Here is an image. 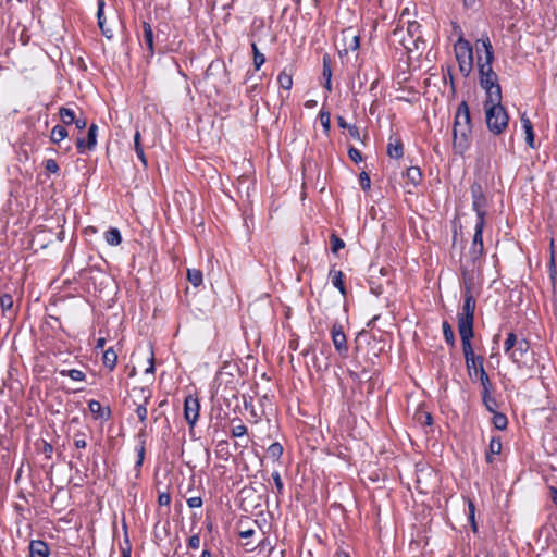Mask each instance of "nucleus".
I'll use <instances>...</instances> for the list:
<instances>
[{
	"mask_svg": "<svg viewBox=\"0 0 557 557\" xmlns=\"http://www.w3.org/2000/svg\"><path fill=\"white\" fill-rule=\"evenodd\" d=\"M461 346L466 362V369L470 380L472 382L479 381L481 383L482 388L492 386L493 384L484 368V357L474 354L471 342L463 343L461 344Z\"/></svg>",
	"mask_w": 557,
	"mask_h": 557,
	"instance_id": "nucleus-4",
	"label": "nucleus"
},
{
	"mask_svg": "<svg viewBox=\"0 0 557 557\" xmlns=\"http://www.w3.org/2000/svg\"><path fill=\"white\" fill-rule=\"evenodd\" d=\"M331 338L336 352L342 357H347L349 350L347 337L338 322H335L331 329Z\"/></svg>",
	"mask_w": 557,
	"mask_h": 557,
	"instance_id": "nucleus-12",
	"label": "nucleus"
},
{
	"mask_svg": "<svg viewBox=\"0 0 557 557\" xmlns=\"http://www.w3.org/2000/svg\"><path fill=\"white\" fill-rule=\"evenodd\" d=\"M53 450V446L50 443L42 441L41 453L45 455L47 459H51Z\"/></svg>",
	"mask_w": 557,
	"mask_h": 557,
	"instance_id": "nucleus-61",
	"label": "nucleus"
},
{
	"mask_svg": "<svg viewBox=\"0 0 557 557\" xmlns=\"http://www.w3.org/2000/svg\"><path fill=\"white\" fill-rule=\"evenodd\" d=\"M337 126L342 129V135L345 137H351L352 139H368V134L364 132L361 134L360 123L348 122L344 116H337Z\"/></svg>",
	"mask_w": 557,
	"mask_h": 557,
	"instance_id": "nucleus-13",
	"label": "nucleus"
},
{
	"mask_svg": "<svg viewBox=\"0 0 557 557\" xmlns=\"http://www.w3.org/2000/svg\"><path fill=\"white\" fill-rule=\"evenodd\" d=\"M471 134V115L469 106L466 101H461L455 114V122L453 127V139H467Z\"/></svg>",
	"mask_w": 557,
	"mask_h": 557,
	"instance_id": "nucleus-8",
	"label": "nucleus"
},
{
	"mask_svg": "<svg viewBox=\"0 0 557 557\" xmlns=\"http://www.w3.org/2000/svg\"><path fill=\"white\" fill-rule=\"evenodd\" d=\"M59 114L62 124L66 125L67 127H72L73 123L76 122L78 116L74 110L64 107L60 109Z\"/></svg>",
	"mask_w": 557,
	"mask_h": 557,
	"instance_id": "nucleus-25",
	"label": "nucleus"
},
{
	"mask_svg": "<svg viewBox=\"0 0 557 557\" xmlns=\"http://www.w3.org/2000/svg\"><path fill=\"white\" fill-rule=\"evenodd\" d=\"M252 54H253V67L255 71H259L260 67L265 62V57L263 53L260 52L257 45L255 42L251 44Z\"/></svg>",
	"mask_w": 557,
	"mask_h": 557,
	"instance_id": "nucleus-38",
	"label": "nucleus"
},
{
	"mask_svg": "<svg viewBox=\"0 0 557 557\" xmlns=\"http://www.w3.org/2000/svg\"><path fill=\"white\" fill-rule=\"evenodd\" d=\"M158 504L160 506H166L169 507L171 504V495L168 492H162L158 496Z\"/></svg>",
	"mask_w": 557,
	"mask_h": 557,
	"instance_id": "nucleus-59",
	"label": "nucleus"
},
{
	"mask_svg": "<svg viewBox=\"0 0 557 557\" xmlns=\"http://www.w3.org/2000/svg\"><path fill=\"white\" fill-rule=\"evenodd\" d=\"M414 420L421 425L431 426L433 424V417L425 410H417L414 413Z\"/></svg>",
	"mask_w": 557,
	"mask_h": 557,
	"instance_id": "nucleus-37",
	"label": "nucleus"
},
{
	"mask_svg": "<svg viewBox=\"0 0 557 557\" xmlns=\"http://www.w3.org/2000/svg\"><path fill=\"white\" fill-rule=\"evenodd\" d=\"M482 44L485 53V60L482 62V57H478V69L480 86L486 92V99L494 101H502V87L498 82V75L493 71L492 63L494 61V49L488 36H484L476 41Z\"/></svg>",
	"mask_w": 557,
	"mask_h": 557,
	"instance_id": "nucleus-1",
	"label": "nucleus"
},
{
	"mask_svg": "<svg viewBox=\"0 0 557 557\" xmlns=\"http://www.w3.org/2000/svg\"><path fill=\"white\" fill-rule=\"evenodd\" d=\"M476 300L472 295L471 283L465 282L463 285V305L461 311L457 314L458 332L460 335L461 344L470 343L474 337V311Z\"/></svg>",
	"mask_w": 557,
	"mask_h": 557,
	"instance_id": "nucleus-3",
	"label": "nucleus"
},
{
	"mask_svg": "<svg viewBox=\"0 0 557 557\" xmlns=\"http://www.w3.org/2000/svg\"><path fill=\"white\" fill-rule=\"evenodd\" d=\"M74 447L76 449H84L87 447V442L85 438V433L78 431L74 436Z\"/></svg>",
	"mask_w": 557,
	"mask_h": 557,
	"instance_id": "nucleus-51",
	"label": "nucleus"
},
{
	"mask_svg": "<svg viewBox=\"0 0 557 557\" xmlns=\"http://www.w3.org/2000/svg\"><path fill=\"white\" fill-rule=\"evenodd\" d=\"M484 247L470 245L468 253L461 261L460 271L465 281H471V274L481 268Z\"/></svg>",
	"mask_w": 557,
	"mask_h": 557,
	"instance_id": "nucleus-9",
	"label": "nucleus"
},
{
	"mask_svg": "<svg viewBox=\"0 0 557 557\" xmlns=\"http://www.w3.org/2000/svg\"><path fill=\"white\" fill-rule=\"evenodd\" d=\"M237 183L238 189H245L247 196H249L251 189H255V182L250 180L248 176L238 177Z\"/></svg>",
	"mask_w": 557,
	"mask_h": 557,
	"instance_id": "nucleus-44",
	"label": "nucleus"
},
{
	"mask_svg": "<svg viewBox=\"0 0 557 557\" xmlns=\"http://www.w3.org/2000/svg\"><path fill=\"white\" fill-rule=\"evenodd\" d=\"M102 362L104 367L109 368L110 370H113L115 368L117 362V355L113 348L110 347L107 350H104Z\"/></svg>",
	"mask_w": 557,
	"mask_h": 557,
	"instance_id": "nucleus-31",
	"label": "nucleus"
},
{
	"mask_svg": "<svg viewBox=\"0 0 557 557\" xmlns=\"http://www.w3.org/2000/svg\"><path fill=\"white\" fill-rule=\"evenodd\" d=\"M332 285L338 289L343 297H346L347 289L344 283V273L341 270H335L334 267L329 272Z\"/></svg>",
	"mask_w": 557,
	"mask_h": 557,
	"instance_id": "nucleus-19",
	"label": "nucleus"
},
{
	"mask_svg": "<svg viewBox=\"0 0 557 557\" xmlns=\"http://www.w3.org/2000/svg\"><path fill=\"white\" fill-rule=\"evenodd\" d=\"M502 451V440L499 436H493L490 441L488 449L485 454V460L487 463L493 462V456L499 455Z\"/></svg>",
	"mask_w": 557,
	"mask_h": 557,
	"instance_id": "nucleus-24",
	"label": "nucleus"
},
{
	"mask_svg": "<svg viewBox=\"0 0 557 557\" xmlns=\"http://www.w3.org/2000/svg\"><path fill=\"white\" fill-rule=\"evenodd\" d=\"M451 143H453L454 151L459 154H462L469 148L468 141H451Z\"/></svg>",
	"mask_w": 557,
	"mask_h": 557,
	"instance_id": "nucleus-58",
	"label": "nucleus"
},
{
	"mask_svg": "<svg viewBox=\"0 0 557 557\" xmlns=\"http://www.w3.org/2000/svg\"><path fill=\"white\" fill-rule=\"evenodd\" d=\"M146 440H141L139 442V444L136 446V453H137V460H136V463H135V470L137 472L140 471V468L143 466V462H144V458H145V453H146Z\"/></svg>",
	"mask_w": 557,
	"mask_h": 557,
	"instance_id": "nucleus-39",
	"label": "nucleus"
},
{
	"mask_svg": "<svg viewBox=\"0 0 557 557\" xmlns=\"http://www.w3.org/2000/svg\"><path fill=\"white\" fill-rule=\"evenodd\" d=\"M187 546L191 549H197L200 546V536L198 533L193 534L187 542Z\"/></svg>",
	"mask_w": 557,
	"mask_h": 557,
	"instance_id": "nucleus-60",
	"label": "nucleus"
},
{
	"mask_svg": "<svg viewBox=\"0 0 557 557\" xmlns=\"http://www.w3.org/2000/svg\"><path fill=\"white\" fill-rule=\"evenodd\" d=\"M492 413H493V418H492L493 425L499 431L506 430L507 425H508V419H507L506 414L498 412V411H495Z\"/></svg>",
	"mask_w": 557,
	"mask_h": 557,
	"instance_id": "nucleus-33",
	"label": "nucleus"
},
{
	"mask_svg": "<svg viewBox=\"0 0 557 557\" xmlns=\"http://www.w3.org/2000/svg\"><path fill=\"white\" fill-rule=\"evenodd\" d=\"M319 120L321 126L323 127L324 136H329L330 127H331V114L329 111H324L323 109L319 112Z\"/></svg>",
	"mask_w": 557,
	"mask_h": 557,
	"instance_id": "nucleus-42",
	"label": "nucleus"
},
{
	"mask_svg": "<svg viewBox=\"0 0 557 557\" xmlns=\"http://www.w3.org/2000/svg\"><path fill=\"white\" fill-rule=\"evenodd\" d=\"M272 479H273L275 487L277 490V494H282L283 490H284V484H283V481H282L280 472L278 471H273L272 472Z\"/></svg>",
	"mask_w": 557,
	"mask_h": 557,
	"instance_id": "nucleus-56",
	"label": "nucleus"
},
{
	"mask_svg": "<svg viewBox=\"0 0 557 557\" xmlns=\"http://www.w3.org/2000/svg\"><path fill=\"white\" fill-rule=\"evenodd\" d=\"M98 141H76L77 152L81 154H87L96 149Z\"/></svg>",
	"mask_w": 557,
	"mask_h": 557,
	"instance_id": "nucleus-43",
	"label": "nucleus"
},
{
	"mask_svg": "<svg viewBox=\"0 0 557 557\" xmlns=\"http://www.w3.org/2000/svg\"><path fill=\"white\" fill-rule=\"evenodd\" d=\"M530 349V342L527 338H521L517 342L516 348L510 352V359L515 363H519L523 356Z\"/></svg>",
	"mask_w": 557,
	"mask_h": 557,
	"instance_id": "nucleus-21",
	"label": "nucleus"
},
{
	"mask_svg": "<svg viewBox=\"0 0 557 557\" xmlns=\"http://www.w3.org/2000/svg\"><path fill=\"white\" fill-rule=\"evenodd\" d=\"M216 454L220 458L227 460L230 456L227 441H219L216 444Z\"/></svg>",
	"mask_w": 557,
	"mask_h": 557,
	"instance_id": "nucleus-48",
	"label": "nucleus"
},
{
	"mask_svg": "<svg viewBox=\"0 0 557 557\" xmlns=\"http://www.w3.org/2000/svg\"><path fill=\"white\" fill-rule=\"evenodd\" d=\"M247 431H248L247 426L245 424L240 423V424L232 428L231 434L233 437L242 438L247 434Z\"/></svg>",
	"mask_w": 557,
	"mask_h": 557,
	"instance_id": "nucleus-54",
	"label": "nucleus"
},
{
	"mask_svg": "<svg viewBox=\"0 0 557 557\" xmlns=\"http://www.w3.org/2000/svg\"><path fill=\"white\" fill-rule=\"evenodd\" d=\"M485 117L488 129L494 135H499L508 125V115L502 101L488 99L484 101Z\"/></svg>",
	"mask_w": 557,
	"mask_h": 557,
	"instance_id": "nucleus-5",
	"label": "nucleus"
},
{
	"mask_svg": "<svg viewBox=\"0 0 557 557\" xmlns=\"http://www.w3.org/2000/svg\"><path fill=\"white\" fill-rule=\"evenodd\" d=\"M239 367L236 363L225 362L218 371L214 383L215 393L213 397H220L227 408L232 401L238 400Z\"/></svg>",
	"mask_w": 557,
	"mask_h": 557,
	"instance_id": "nucleus-2",
	"label": "nucleus"
},
{
	"mask_svg": "<svg viewBox=\"0 0 557 557\" xmlns=\"http://www.w3.org/2000/svg\"><path fill=\"white\" fill-rule=\"evenodd\" d=\"M69 128L70 127H67L64 124H57L55 126H53L49 139H55V136H58L59 139H65L70 135Z\"/></svg>",
	"mask_w": 557,
	"mask_h": 557,
	"instance_id": "nucleus-40",
	"label": "nucleus"
},
{
	"mask_svg": "<svg viewBox=\"0 0 557 557\" xmlns=\"http://www.w3.org/2000/svg\"><path fill=\"white\" fill-rule=\"evenodd\" d=\"M187 280L191 283L193 286L198 287L203 282L202 272L198 269H188Z\"/></svg>",
	"mask_w": 557,
	"mask_h": 557,
	"instance_id": "nucleus-34",
	"label": "nucleus"
},
{
	"mask_svg": "<svg viewBox=\"0 0 557 557\" xmlns=\"http://www.w3.org/2000/svg\"><path fill=\"white\" fill-rule=\"evenodd\" d=\"M189 508H200L202 506V498L200 496L190 497L187 499Z\"/></svg>",
	"mask_w": 557,
	"mask_h": 557,
	"instance_id": "nucleus-62",
	"label": "nucleus"
},
{
	"mask_svg": "<svg viewBox=\"0 0 557 557\" xmlns=\"http://www.w3.org/2000/svg\"><path fill=\"white\" fill-rule=\"evenodd\" d=\"M359 183L362 190L368 191L371 188V178L366 171H361L359 174Z\"/></svg>",
	"mask_w": 557,
	"mask_h": 557,
	"instance_id": "nucleus-52",
	"label": "nucleus"
},
{
	"mask_svg": "<svg viewBox=\"0 0 557 557\" xmlns=\"http://www.w3.org/2000/svg\"><path fill=\"white\" fill-rule=\"evenodd\" d=\"M88 408L94 414L95 419L109 420L111 418V410L109 407L103 408L100 401L91 399L88 403Z\"/></svg>",
	"mask_w": 557,
	"mask_h": 557,
	"instance_id": "nucleus-18",
	"label": "nucleus"
},
{
	"mask_svg": "<svg viewBox=\"0 0 557 557\" xmlns=\"http://www.w3.org/2000/svg\"><path fill=\"white\" fill-rule=\"evenodd\" d=\"M134 148H135L136 156L141 161L144 168H147L148 162H147V158H146L141 141H134Z\"/></svg>",
	"mask_w": 557,
	"mask_h": 557,
	"instance_id": "nucleus-49",
	"label": "nucleus"
},
{
	"mask_svg": "<svg viewBox=\"0 0 557 557\" xmlns=\"http://www.w3.org/2000/svg\"><path fill=\"white\" fill-rule=\"evenodd\" d=\"M456 60L459 71L465 77H468L473 69V49L469 40L462 36L454 45Z\"/></svg>",
	"mask_w": 557,
	"mask_h": 557,
	"instance_id": "nucleus-7",
	"label": "nucleus"
},
{
	"mask_svg": "<svg viewBox=\"0 0 557 557\" xmlns=\"http://www.w3.org/2000/svg\"><path fill=\"white\" fill-rule=\"evenodd\" d=\"M13 306V298L9 294H3L0 296V307L3 311H8Z\"/></svg>",
	"mask_w": 557,
	"mask_h": 557,
	"instance_id": "nucleus-53",
	"label": "nucleus"
},
{
	"mask_svg": "<svg viewBox=\"0 0 557 557\" xmlns=\"http://www.w3.org/2000/svg\"><path fill=\"white\" fill-rule=\"evenodd\" d=\"M98 10H97V20H98V26L101 30V34L107 37L108 39H111L113 37L112 29L107 27L106 24V17H104V7L106 2L104 0H98Z\"/></svg>",
	"mask_w": 557,
	"mask_h": 557,
	"instance_id": "nucleus-17",
	"label": "nucleus"
},
{
	"mask_svg": "<svg viewBox=\"0 0 557 557\" xmlns=\"http://www.w3.org/2000/svg\"><path fill=\"white\" fill-rule=\"evenodd\" d=\"M104 239L110 246H117L122 243V235L117 227H110L104 233Z\"/></svg>",
	"mask_w": 557,
	"mask_h": 557,
	"instance_id": "nucleus-27",
	"label": "nucleus"
},
{
	"mask_svg": "<svg viewBox=\"0 0 557 557\" xmlns=\"http://www.w3.org/2000/svg\"><path fill=\"white\" fill-rule=\"evenodd\" d=\"M406 177L414 186H419L422 182V172L419 166H409L406 170Z\"/></svg>",
	"mask_w": 557,
	"mask_h": 557,
	"instance_id": "nucleus-26",
	"label": "nucleus"
},
{
	"mask_svg": "<svg viewBox=\"0 0 557 557\" xmlns=\"http://www.w3.org/2000/svg\"><path fill=\"white\" fill-rule=\"evenodd\" d=\"M517 342V335L513 332L508 333L507 338L504 342V351L506 354L511 352L516 347Z\"/></svg>",
	"mask_w": 557,
	"mask_h": 557,
	"instance_id": "nucleus-47",
	"label": "nucleus"
},
{
	"mask_svg": "<svg viewBox=\"0 0 557 557\" xmlns=\"http://www.w3.org/2000/svg\"><path fill=\"white\" fill-rule=\"evenodd\" d=\"M261 89L262 86L256 83L247 89V96L253 101L255 98L261 94Z\"/></svg>",
	"mask_w": 557,
	"mask_h": 557,
	"instance_id": "nucleus-55",
	"label": "nucleus"
},
{
	"mask_svg": "<svg viewBox=\"0 0 557 557\" xmlns=\"http://www.w3.org/2000/svg\"><path fill=\"white\" fill-rule=\"evenodd\" d=\"M205 79L211 83L218 94L221 92L231 82L224 61L221 59L211 61L205 72Z\"/></svg>",
	"mask_w": 557,
	"mask_h": 557,
	"instance_id": "nucleus-6",
	"label": "nucleus"
},
{
	"mask_svg": "<svg viewBox=\"0 0 557 557\" xmlns=\"http://www.w3.org/2000/svg\"><path fill=\"white\" fill-rule=\"evenodd\" d=\"M42 165L47 173L57 174L60 170V168L54 159L44 160Z\"/></svg>",
	"mask_w": 557,
	"mask_h": 557,
	"instance_id": "nucleus-50",
	"label": "nucleus"
},
{
	"mask_svg": "<svg viewBox=\"0 0 557 557\" xmlns=\"http://www.w3.org/2000/svg\"><path fill=\"white\" fill-rule=\"evenodd\" d=\"M140 392L143 393V403L137 405L136 407V414L139 419V421L144 424V426H146V421H147V416H148V410H147V405L149 404V400L151 398V391L149 388H140Z\"/></svg>",
	"mask_w": 557,
	"mask_h": 557,
	"instance_id": "nucleus-16",
	"label": "nucleus"
},
{
	"mask_svg": "<svg viewBox=\"0 0 557 557\" xmlns=\"http://www.w3.org/2000/svg\"><path fill=\"white\" fill-rule=\"evenodd\" d=\"M493 389L494 388L492 385V386L482 388V393H481L483 405L486 408V410L490 412H495V411H497V408H498V403H497L496 398L492 396Z\"/></svg>",
	"mask_w": 557,
	"mask_h": 557,
	"instance_id": "nucleus-22",
	"label": "nucleus"
},
{
	"mask_svg": "<svg viewBox=\"0 0 557 557\" xmlns=\"http://www.w3.org/2000/svg\"><path fill=\"white\" fill-rule=\"evenodd\" d=\"M348 156L351 159V161H354L355 163H359V162L362 161V153H361V151L358 150L355 147H350L348 149Z\"/></svg>",
	"mask_w": 557,
	"mask_h": 557,
	"instance_id": "nucleus-57",
	"label": "nucleus"
},
{
	"mask_svg": "<svg viewBox=\"0 0 557 557\" xmlns=\"http://www.w3.org/2000/svg\"><path fill=\"white\" fill-rule=\"evenodd\" d=\"M407 33L408 36L411 37L412 46L416 50L425 47V41L421 38V25L418 22H409Z\"/></svg>",
	"mask_w": 557,
	"mask_h": 557,
	"instance_id": "nucleus-14",
	"label": "nucleus"
},
{
	"mask_svg": "<svg viewBox=\"0 0 557 557\" xmlns=\"http://www.w3.org/2000/svg\"><path fill=\"white\" fill-rule=\"evenodd\" d=\"M29 557H49L50 547L42 540H32L29 542Z\"/></svg>",
	"mask_w": 557,
	"mask_h": 557,
	"instance_id": "nucleus-15",
	"label": "nucleus"
},
{
	"mask_svg": "<svg viewBox=\"0 0 557 557\" xmlns=\"http://www.w3.org/2000/svg\"><path fill=\"white\" fill-rule=\"evenodd\" d=\"M521 123L524 128L525 139H534L535 134L533 131L532 122L525 116V114H522Z\"/></svg>",
	"mask_w": 557,
	"mask_h": 557,
	"instance_id": "nucleus-46",
	"label": "nucleus"
},
{
	"mask_svg": "<svg viewBox=\"0 0 557 557\" xmlns=\"http://www.w3.org/2000/svg\"><path fill=\"white\" fill-rule=\"evenodd\" d=\"M485 226V221H479L476 220L475 226H474V234L472 237L471 245L484 247L483 244V230Z\"/></svg>",
	"mask_w": 557,
	"mask_h": 557,
	"instance_id": "nucleus-29",
	"label": "nucleus"
},
{
	"mask_svg": "<svg viewBox=\"0 0 557 557\" xmlns=\"http://www.w3.org/2000/svg\"><path fill=\"white\" fill-rule=\"evenodd\" d=\"M143 36L149 54L152 57L154 54V44H153V30L151 24L148 21H143Z\"/></svg>",
	"mask_w": 557,
	"mask_h": 557,
	"instance_id": "nucleus-23",
	"label": "nucleus"
},
{
	"mask_svg": "<svg viewBox=\"0 0 557 557\" xmlns=\"http://www.w3.org/2000/svg\"><path fill=\"white\" fill-rule=\"evenodd\" d=\"M472 197V210L476 214V220L485 221L487 200L484 195L482 185L478 182H473L470 186Z\"/></svg>",
	"mask_w": 557,
	"mask_h": 557,
	"instance_id": "nucleus-10",
	"label": "nucleus"
},
{
	"mask_svg": "<svg viewBox=\"0 0 557 557\" xmlns=\"http://www.w3.org/2000/svg\"><path fill=\"white\" fill-rule=\"evenodd\" d=\"M199 412H200L199 399L193 395L186 396V398L184 400V418L190 429H193L196 425V423L199 419Z\"/></svg>",
	"mask_w": 557,
	"mask_h": 557,
	"instance_id": "nucleus-11",
	"label": "nucleus"
},
{
	"mask_svg": "<svg viewBox=\"0 0 557 557\" xmlns=\"http://www.w3.org/2000/svg\"><path fill=\"white\" fill-rule=\"evenodd\" d=\"M322 77L324 78V88L332 91V61L330 54L325 53L322 58Z\"/></svg>",
	"mask_w": 557,
	"mask_h": 557,
	"instance_id": "nucleus-20",
	"label": "nucleus"
},
{
	"mask_svg": "<svg viewBox=\"0 0 557 557\" xmlns=\"http://www.w3.org/2000/svg\"><path fill=\"white\" fill-rule=\"evenodd\" d=\"M360 47V37L358 35H354L348 44V48L351 51L357 50Z\"/></svg>",
	"mask_w": 557,
	"mask_h": 557,
	"instance_id": "nucleus-64",
	"label": "nucleus"
},
{
	"mask_svg": "<svg viewBox=\"0 0 557 557\" xmlns=\"http://www.w3.org/2000/svg\"><path fill=\"white\" fill-rule=\"evenodd\" d=\"M97 136H98V126L95 123H91L87 131V135L84 139H97Z\"/></svg>",
	"mask_w": 557,
	"mask_h": 557,
	"instance_id": "nucleus-63",
	"label": "nucleus"
},
{
	"mask_svg": "<svg viewBox=\"0 0 557 557\" xmlns=\"http://www.w3.org/2000/svg\"><path fill=\"white\" fill-rule=\"evenodd\" d=\"M86 126H87V121L83 116V114L79 113V115L76 119V122L73 123L72 127L74 129H73L71 136L75 137V139H83L82 138V132L86 128Z\"/></svg>",
	"mask_w": 557,
	"mask_h": 557,
	"instance_id": "nucleus-30",
	"label": "nucleus"
},
{
	"mask_svg": "<svg viewBox=\"0 0 557 557\" xmlns=\"http://www.w3.org/2000/svg\"><path fill=\"white\" fill-rule=\"evenodd\" d=\"M331 250L333 253H337L341 249L345 247V242L339 238L335 233H332L330 236Z\"/></svg>",
	"mask_w": 557,
	"mask_h": 557,
	"instance_id": "nucleus-45",
	"label": "nucleus"
},
{
	"mask_svg": "<svg viewBox=\"0 0 557 557\" xmlns=\"http://www.w3.org/2000/svg\"><path fill=\"white\" fill-rule=\"evenodd\" d=\"M387 154L391 158L399 159L404 154V147L401 141H389L387 146Z\"/></svg>",
	"mask_w": 557,
	"mask_h": 557,
	"instance_id": "nucleus-32",
	"label": "nucleus"
},
{
	"mask_svg": "<svg viewBox=\"0 0 557 557\" xmlns=\"http://www.w3.org/2000/svg\"><path fill=\"white\" fill-rule=\"evenodd\" d=\"M267 454L270 458L277 461L283 455V446L278 442L272 443L268 447Z\"/></svg>",
	"mask_w": 557,
	"mask_h": 557,
	"instance_id": "nucleus-41",
	"label": "nucleus"
},
{
	"mask_svg": "<svg viewBox=\"0 0 557 557\" xmlns=\"http://www.w3.org/2000/svg\"><path fill=\"white\" fill-rule=\"evenodd\" d=\"M277 83L281 88L289 90L293 86V76L283 70L277 76Z\"/></svg>",
	"mask_w": 557,
	"mask_h": 557,
	"instance_id": "nucleus-36",
	"label": "nucleus"
},
{
	"mask_svg": "<svg viewBox=\"0 0 557 557\" xmlns=\"http://www.w3.org/2000/svg\"><path fill=\"white\" fill-rule=\"evenodd\" d=\"M442 330H443V336H444L446 344L450 348H455V346H456L455 333H454L453 327L448 321H443Z\"/></svg>",
	"mask_w": 557,
	"mask_h": 557,
	"instance_id": "nucleus-28",
	"label": "nucleus"
},
{
	"mask_svg": "<svg viewBox=\"0 0 557 557\" xmlns=\"http://www.w3.org/2000/svg\"><path fill=\"white\" fill-rule=\"evenodd\" d=\"M59 374L61 376H69L71 377L73 381H84L86 379V374L81 371V370H77V369H62L59 371Z\"/></svg>",
	"mask_w": 557,
	"mask_h": 557,
	"instance_id": "nucleus-35",
	"label": "nucleus"
}]
</instances>
